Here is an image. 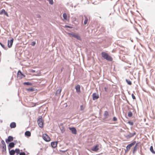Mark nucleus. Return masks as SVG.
<instances>
[{
	"mask_svg": "<svg viewBox=\"0 0 155 155\" xmlns=\"http://www.w3.org/2000/svg\"><path fill=\"white\" fill-rule=\"evenodd\" d=\"M19 155H25V152H21L19 153Z\"/></svg>",
	"mask_w": 155,
	"mask_h": 155,
	"instance_id": "nucleus-37",
	"label": "nucleus"
},
{
	"mask_svg": "<svg viewBox=\"0 0 155 155\" xmlns=\"http://www.w3.org/2000/svg\"><path fill=\"white\" fill-rule=\"evenodd\" d=\"M42 138L45 141L47 142H49L51 140L50 137L46 134H43Z\"/></svg>",
	"mask_w": 155,
	"mask_h": 155,
	"instance_id": "nucleus-4",
	"label": "nucleus"
},
{
	"mask_svg": "<svg viewBox=\"0 0 155 155\" xmlns=\"http://www.w3.org/2000/svg\"><path fill=\"white\" fill-rule=\"evenodd\" d=\"M4 14H5V15H6L7 17H8L9 16L8 15V13H7V12H5V13Z\"/></svg>",
	"mask_w": 155,
	"mask_h": 155,
	"instance_id": "nucleus-40",
	"label": "nucleus"
},
{
	"mask_svg": "<svg viewBox=\"0 0 155 155\" xmlns=\"http://www.w3.org/2000/svg\"><path fill=\"white\" fill-rule=\"evenodd\" d=\"M13 42V39L12 38L10 40H8V47L10 48H11Z\"/></svg>",
	"mask_w": 155,
	"mask_h": 155,
	"instance_id": "nucleus-8",
	"label": "nucleus"
},
{
	"mask_svg": "<svg viewBox=\"0 0 155 155\" xmlns=\"http://www.w3.org/2000/svg\"><path fill=\"white\" fill-rule=\"evenodd\" d=\"M15 153L17 154H19L20 153V150L19 149L16 148L15 150Z\"/></svg>",
	"mask_w": 155,
	"mask_h": 155,
	"instance_id": "nucleus-28",
	"label": "nucleus"
},
{
	"mask_svg": "<svg viewBox=\"0 0 155 155\" xmlns=\"http://www.w3.org/2000/svg\"><path fill=\"white\" fill-rule=\"evenodd\" d=\"M85 107L83 105H81L80 106V109L81 110H83L84 109Z\"/></svg>",
	"mask_w": 155,
	"mask_h": 155,
	"instance_id": "nucleus-33",
	"label": "nucleus"
},
{
	"mask_svg": "<svg viewBox=\"0 0 155 155\" xmlns=\"http://www.w3.org/2000/svg\"><path fill=\"white\" fill-rule=\"evenodd\" d=\"M126 81L128 84L129 85H131L132 84V82L130 80L126 79Z\"/></svg>",
	"mask_w": 155,
	"mask_h": 155,
	"instance_id": "nucleus-27",
	"label": "nucleus"
},
{
	"mask_svg": "<svg viewBox=\"0 0 155 155\" xmlns=\"http://www.w3.org/2000/svg\"><path fill=\"white\" fill-rule=\"evenodd\" d=\"M136 134V133L135 132H134L133 133H130L128 135V136L129 137H132L134 136V135H135Z\"/></svg>",
	"mask_w": 155,
	"mask_h": 155,
	"instance_id": "nucleus-24",
	"label": "nucleus"
},
{
	"mask_svg": "<svg viewBox=\"0 0 155 155\" xmlns=\"http://www.w3.org/2000/svg\"><path fill=\"white\" fill-rule=\"evenodd\" d=\"M28 91L30 92H33L35 91V89L33 88H29L27 89Z\"/></svg>",
	"mask_w": 155,
	"mask_h": 155,
	"instance_id": "nucleus-25",
	"label": "nucleus"
},
{
	"mask_svg": "<svg viewBox=\"0 0 155 155\" xmlns=\"http://www.w3.org/2000/svg\"><path fill=\"white\" fill-rule=\"evenodd\" d=\"M9 153L10 155H14L15 153V150H13L9 151Z\"/></svg>",
	"mask_w": 155,
	"mask_h": 155,
	"instance_id": "nucleus-20",
	"label": "nucleus"
},
{
	"mask_svg": "<svg viewBox=\"0 0 155 155\" xmlns=\"http://www.w3.org/2000/svg\"><path fill=\"white\" fill-rule=\"evenodd\" d=\"M1 143L2 144V151L3 152H5L6 151V146L5 142L3 140H2Z\"/></svg>",
	"mask_w": 155,
	"mask_h": 155,
	"instance_id": "nucleus-5",
	"label": "nucleus"
},
{
	"mask_svg": "<svg viewBox=\"0 0 155 155\" xmlns=\"http://www.w3.org/2000/svg\"><path fill=\"white\" fill-rule=\"evenodd\" d=\"M64 27H65V28H72V27H71V26H69V25H65Z\"/></svg>",
	"mask_w": 155,
	"mask_h": 155,
	"instance_id": "nucleus-34",
	"label": "nucleus"
},
{
	"mask_svg": "<svg viewBox=\"0 0 155 155\" xmlns=\"http://www.w3.org/2000/svg\"><path fill=\"white\" fill-rule=\"evenodd\" d=\"M68 34L70 37H74L78 40L80 41L81 40L80 36H79L78 34L68 33Z\"/></svg>",
	"mask_w": 155,
	"mask_h": 155,
	"instance_id": "nucleus-2",
	"label": "nucleus"
},
{
	"mask_svg": "<svg viewBox=\"0 0 155 155\" xmlns=\"http://www.w3.org/2000/svg\"><path fill=\"white\" fill-rule=\"evenodd\" d=\"M10 127L11 128H14L16 127V123L13 122L10 125Z\"/></svg>",
	"mask_w": 155,
	"mask_h": 155,
	"instance_id": "nucleus-16",
	"label": "nucleus"
},
{
	"mask_svg": "<svg viewBox=\"0 0 155 155\" xmlns=\"http://www.w3.org/2000/svg\"><path fill=\"white\" fill-rule=\"evenodd\" d=\"M49 2V3L51 5H53L54 3L53 0H47Z\"/></svg>",
	"mask_w": 155,
	"mask_h": 155,
	"instance_id": "nucleus-32",
	"label": "nucleus"
},
{
	"mask_svg": "<svg viewBox=\"0 0 155 155\" xmlns=\"http://www.w3.org/2000/svg\"><path fill=\"white\" fill-rule=\"evenodd\" d=\"M5 12L6 11L4 9H3L0 11V15H2L3 13L4 14Z\"/></svg>",
	"mask_w": 155,
	"mask_h": 155,
	"instance_id": "nucleus-31",
	"label": "nucleus"
},
{
	"mask_svg": "<svg viewBox=\"0 0 155 155\" xmlns=\"http://www.w3.org/2000/svg\"><path fill=\"white\" fill-rule=\"evenodd\" d=\"M15 145V144L13 142H11L10 143L8 146L9 151L10 150L11 148H13L14 147Z\"/></svg>",
	"mask_w": 155,
	"mask_h": 155,
	"instance_id": "nucleus-12",
	"label": "nucleus"
},
{
	"mask_svg": "<svg viewBox=\"0 0 155 155\" xmlns=\"http://www.w3.org/2000/svg\"><path fill=\"white\" fill-rule=\"evenodd\" d=\"M113 120L115 121H117V119L116 117H114L113 118Z\"/></svg>",
	"mask_w": 155,
	"mask_h": 155,
	"instance_id": "nucleus-39",
	"label": "nucleus"
},
{
	"mask_svg": "<svg viewBox=\"0 0 155 155\" xmlns=\"http://www.w3.org/2000/svg\"><path fill=\"white\" fill-rule=\"evenodd\" d=\"M17 76L19 79H21L25 76V75L22 74L20 70H19L18 72Z\"/></svg>",
	"mask_w": 155,
	"mask_h": 155,
	"instance_id": "nucleus-6",
	"label": "nucleus"
},
{
	"mask_svg": "<svg viewBox=\"0 0 155 155\" xmlns=\"http://www.w3.org/2000/svg\"><path fill=\"white\" fill-rule=\"evenodd\" d=\"M35 70H32L31 71V72H33V73L35 72Z\"/></svg>",
	"mask_w": 155,
	"mask_h": 155,
	"instance_id": "nucleus-44",
	"label": "nucleus"
},
{
	"mask_svg": "<svg viewBox=\"0 0 155 155\" xmlns=\"http://www.w3.org/2000/svg\"><path fill=\"white\" fill-rule=\"evenodd\" d=\"M101 54L102 57L104 59L109 61H112L113 60V58L108 54L105 52H101Z\"/></svg>",
	"mask_w": 155,
	"mask_h": 155,
	"instance_id": "nucleus-1",
	"label": "nucleus"
},
{
	"mask_svg": "<svg viewBox=\"0 0 155 155\" xmlns=\"http://www.w3.org/2000/svg\"><path fill=\"white\" fill-rule=\"evenodd\" d=\"M128 123L131 125H133V123L132 122L129 121Z\"/></svg>",
	"mask_w": 155,
	"mask_h": 155,
	"instance_id": "nucleus-38",
	"label": "nucleus"
},
{
	"mask_svg": "<svg viewBox=\"0 0 155 155\" xmlns=\"http://www.w3.org/2000/svg\"><path fill=\"white\" fill-rule=\"evenodd\" d=\"M132 97L133 99H136L135 96L133 94H132Z\"/></svg>",
	"mask_w": 155,
	"mask_h": 155,
	"instance_id": "nucleus-35",
	"label": "nucleus"
},
{
	"mask_svg": "<svg viewBox=\"0 0 155 155\" xmlns=\"http://www.w3.org/2000/svg\"><path fill=\"white\" fill-rule=\"evenodd\" d=\"M69 129L71 131L72 134H76L77 132L76 129L74 127L69 128Z\"/></svg>",
	"mask_w": 155,
	"mask_h": 155,
	"instance_id": "nucleus-13",
	"label": "nucleus"
},
{
	"mask_svg": "<svg viewBox=\"0 0 155 155\" xmlns=\"http://www.w3.org/2000/svg\"><path fill=\"white\" fill-rule=\"evenodd\" d=\"M1 46L2 47H3L4 48V49H5V46H4V45H3L2 44V45H1Z\"/></svg>",
	"mask_w": 155,
	"mask_h": 155,
	"instance_id": "nucleus-41",
	"label": "nucleus"
},
{
	"mask_svg": "<svg viewBox=\"0 0 155 155\" xmlns=\"http://www.w3.org/2000/svg\"><path fill=\"white\" fill-rule=\"evenodd\" d=\"M25 135L26 136L29 137L31 135V133L29 131H26L25 133Z\"/></svg>",
	"mask_w": 155,
	"mask_h": 155,
	"instance_id": "nucleus-21",
	"label": "nucleus"
},
{
	"mask_svg": "<svg viewBox=\"0 0 155 155\" xmlns=\"http://www.w3.org/2000/svg\"><path fill=\"white\" fill-rule=\"evenodd\" d=\"M99 145L98 144L96 145L95 147L91 149V150L97 152L99 149Z\"/></svg>",
	"mask_w": 155,
	"mask_h": 155,
	"instance_id": "nucleus-10",
	"label": "nucleus"
},
{
	"mask_svg": "<svg viewBox=\"0 0 155 155\" xmlns=\"http://www.w3.org/2000/svg\"><path fill=\"white\" fill-rule=\"evenodd\" d=\"M136 143V141H134L133 143L128 145L126 147L127 151H129L130 149V148L133 145H134Z\"/></svg>",
	"mask_w": 155,
	"mask_h": 155,
	"instance_id": "nucleus-7",
	"label": "nucleus"
},
{
	"mask_svg": "<svg viewBox=\"0 0 155 155\" xmlns=\"http://www.w3.org/2000/svg\"><path fill=\"white\" fill-rule=\"evenodd\" d=\"M0 44L1 45H2V44L1 42H0Z\"/></svg>",
	"mask_w": 155,
	"mask_h": 155,
	"instance_id": "nucleus-45",
	"label": "nucleus"
},
{
	"mask_svg": "<svg viewBox=\"0 0 155 155\" xmlns=\"http://www.w3.org/2000/svg\"><path fill=\"white\" fill-rule=\"evenodd\" d=\"M104 117L106 118L109 115V114H108V111H105L104 112Z\"/></svg>",
	"mask_w": 155,
	"mask_h": 155,
	"instance_id": "nucleus-23",
	"label": "nucleus"
},
{
	"mask_svg": "<svg viewBox=\"0 0 155 155\" xmlns=\"http://www.w3.org/2000/svg\"><path fill=\"white\" fill-rule=\"evenodd\" d=\"M88 21V18L86 16H85V20L84 21V25H86Z\"/></svg>",
	"mask_w": 155,
	"mask_h": 155,
	"instance_id": "nucleus-22",
	"label": "nucleus"
},
{
	"mask_svg": "<svg viewBox=\"0 0 155 155\" xmlns=\"http://www.w3.org/2000/svg\"><path fill=\"white\" fill-rule=\"evenodd\" d=\"M36 44V43L35 41H33L31 43V45L32 46H34Z\"/></svg>",
	"mask_w": 155,
	"mask_h": 155,
	"instance_id": "nucleus-36",
	"label": "nucleus"
},
{
	"mask_svg": "<svg viewBox=\"0 0 155 155\" xmlns=\"http://www.w3.org/2000/svg\"><path fill=\"white\" fill-rule=\"evenodd\" d=\"M133 115V114L132 112L130 111L128 113V116L129 117H131Z\"/></svg>",
	"mask_w": 155,
	"mask_h": 155,
	"instance_id": "nucleus-29",
	"label": "nucleus"
},
{
	"mask_svg": "<svg viewBox=\"0 0 155 155\" xmlns=\"http://www.w3.org/2000/svg\"><path fill=\"white\" fill-rule=\"evenodd\" d=\"M75 89L77 93H79L80 91V86L79 85H77L75 86Z\"/></svg>",
	"mask_w": 155,
	"mask_h": 155,
	"instance_id": "nucleus-14",
	"label": "nucleus"
},
{
	"mask_svg": "<svg viewBox=\"0 0 155 155\" xmlns=\"http://www.w3.org/2000/svg\"><path fill=\"white\" fill-rule=\"evenodd\" d=\"M93 99L95 100L97 99L99 97V95L96 93H94L92 94Z\"/></svg>",
	"mask_w": 155,
	"mask_h": 155,
	"instance_id": "nucleus-9",
	"label": "nucleus"
},
{
	"mask_svg": "<svg viewBox=\"0 0 155 155\" xmlns=\"http://www.w3.org/2000/svg\"><path fill=\"white\" fill-rule=\"evenodd\" d=\"M37 17L38 18H40L41 16L40 15L38 14V15H37Z\"/></svg>",
	"mask_w": 155,
	"mask_h": 155,
	"instance_id": "nucleus-42",
	"label": "nucleus"
},
{
	"mask_svg": "<svg viewBox=\"0 0 155 155\" xmlns=\"http://www.w3.org/2000/svg\"><path fill=\"white\" fill-rule=\"evenodd\" d=\"M61 90H62L61 88H60L58 89L56 91V95H57V94L60 95V93L61 92Z\"/></svg>",
	"mask_w": 155,
	"mask_h": 155,
	"instance_id": "nucleus-19",
	"label": "nucleus"
},
{
	"mask_svg": "<svg viewBox=\"0 0 155 155\" xmlns=\"http://www.w3.org/2000/svg\"><path fill=\"white\" fill-rule=\"evenodd\" d=\"M38 123L39 127L42 128L43 127L44 121L42 120L41 117L40 116L38 120Z\"/></svg>",
	"mask_w": 155,
	"mask_h": 155,
	"instance_id": "nucleus-3",
	"label": "nucleus"
},
{
	"mask_svg": "<svg viewBox=\"0 0 155 155\" xmlns=\"http://www.w3.org/2000/svg\"><path fill=\"white\" fill-rule=\"evenodd\" d=\"M150 150L152 153L155 154V152L153 150V148L152 146H151L150 147Z\"/></svg>",
	"mask_w": 155,
	"mask_h": 155,
	"instance_id": "nucleus-26",
	"label": "nucleus"
},
{
	"mask_svg": "<svg viewBox=\"0 0 155 155\" xmlns=\"http://www.w3.org/2000/svg\"><path fill=\"white\" fill-rule=\"evenodd\" d=\"M137 143H136L135 146L134 147L133 149V154H134L135 153V152L136 151L137 149Z\"/></svg>",
	"mask_w": 155,
	"mask_h": 155,
	"instance_id": "nucleus-17",
	"label": "nucleus"
},
{
	"mask_svg": "<svg viewBox=\"0 0 155 155\" xmlns=\"http://www.w3.org/2000/svg\"><path fill=\"white\" fill-rule=\"evenodd\" d=\"M13 140V138L12 137L9 136L8 137L7 139L5 140L6 142L7 143H8L9 142L12 141Z\"/></svg>",
	"mask_w": 155,
	"mask_h": 155,
	"instance_id": "nucleus-11",
	"label": "nucleus"
},
{
	"mask_svg": "<svg viewBox=\"0 0 155 155\" xmlns=\"http://www.w3.org/2000/svg\"><path fill=\"white\" fill-rule=\"evenodd\" d=\"M58 142H52L51 143V145L53 148H55L57 145Z\"/></svg>",
	"mask_w": 155,
	"mask_h": 155,
	"instance_id": "nucleus-15",
	"label": "nucleus"
},
{
	"mask_svg": "<svg viewBox=\"0 0 155 155\" xmlns=\"http://www.w3.org/2000/svg\"><path fill=\"white\" fill-rule=\"evenodd\" d=\"M24 85H32V84L31 83L29 82H24Z\"/></svg>",
	"mask_w": 155,
	"mask_h": 155,
	"instance_id": "nucleus-30",
	"label": "nucleus"
},
{
	"mask_svg": "<svg viewBox=\"0 0 155 155\" xmlns=\"http://www.w3.org/2000/svg\"><path fill=\"white\" fill-rule=\"evenodd\" d=\"M63 17L64 20H68L67 18V15L66 13H64L63 14Z\"/></svg>",
	"mask_w": 155,
	"mask_h": 155,
	"instance_id": "nucleus-18",
	"label": "nucleus"
},
{
	"mask_svg": "<svg viewBox=\"0 0 155 155\" xmlns=\"http://www.w3.org/2000/svg\"><path fill=\"white\" fill-rule=\"evenodd\" d=\"M127 31V30H125V31Z\"/></svg>",
	"mask_w": 155,
	"mask_h": 155,
	"instance_id": "nucleus-46",
	"label": "nucleus"
},
{
	"mask_svg": "<svg viewBox=\"0 0 155 155\" xmlns=\"http://www.w3.org/2000/svg\"><path fill=\"white\" fill-rule=\"evenodd\" d=\"M104 90H105V91H107V88L104 87Z\"/></svg>",
	"mask_w": 155,
	"mask_h": 155,
	"instance_id": "nucleus-43",
	"label": "nucleus"
}]
</instances>
